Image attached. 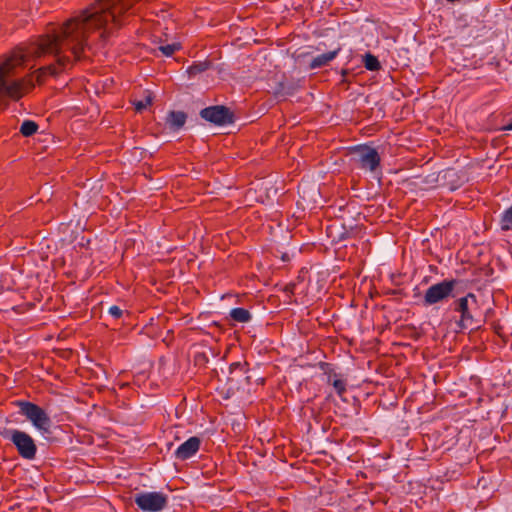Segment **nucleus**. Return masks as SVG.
I'll return each mask as SVG.
<instances>
[{
	"label": "nucleus",
	"mask_w": 512,
	"mask_h": 512,
	"mask_svg": "<svg viewBox=\"0 0 512 512\" xmlns=\"http://www.w3.org/2000/svg\"><path fill=\"white\" fill-rule=\"evenodd\" d=\"M14 405L19 408V412L24 415L37 430L43 433L50 431L51 419L40 406L25 400H17L14 402Z\"/></svg>",
	"instance_id": "nucleus-1"
},
{
	"label": "nucleus",
	"mask_w": 512,
	"mask_h": 512,
	"mask_svg": "<svg viewBox=\"0 0 512 512\" xmlns=\"http://www.w3.org/2000/svg\"><path fill=\"white\" fill-rule=\"evenodd\" d=\"M15 446L18 454L26 460H33L36 457L37 446L34 439L26 432L13 429L6 435Z\"/></svg>",
	"instance_id": "nucleus-2"
},
{
	"label": "nucleus",
	"mask_w": 512,
	"mask_h": 512,
	"mask_svg": "<svg viewBox=\"0 0 512 512\" xmlns=\"http://www.w3.org/2000/svg\"><path fill=\"white\" fill-rule=\"evenodd\" d=\"M380 156L376 149L367 146H357L353 149L355 166L362 170L374 171L380 165Z\"/></svg>",
	"instance_id": "nucleus-3"
},
{
	"label": "nucleus",
	"mask_w": 512,
	"mask_h": 512,
	"mask_svg": "<svg viewBox=\"0 0 512 512\" xmlns=\"http://www.w3.org/2000/svg\"><path fill=\"white\" fill-rule=\"evenodd\" d=\"M134 502L144 512H159L166 507L168 497L162 492H141L135 495Z\"/></svg>",
	"instance_id": "nucleus-4"
},
{
	"label": "nucleus",
	"mask_w": 512,
	"mask_h": 512,
	"mask_svg": "<svg viewBox=\"0 0 512 512\" xmlns=\"http://www.w3.org/2000/svg\"><path fill=\"white\" fill-rule=\"evenodd\" d=\"M478 309L477 297L473 293H468L453 302V310L460 314V323L462 326L471 325L474 320L475 312Z\"/></svg>",
	"instance_id": "nucleus-5"
},
{
	"label": "nucleus",
	"mask_w": 512,
	"mask_h": 512,
	"mask_svg": "<svg viewBox=\"0 0 512 512\" xmlns=\"http://www.w3.org/2000/svg\"><path fill=\"white\" fill-rule=\"evenodd\" d=\"M457 281L444 280L430 286L424 294V304L433 305L447 299L453 292Z\"/></svg>",
	"instance_id": "nucleus-6"
},
{
	"label": "nucleus",
	"mask_w": 512,
	"mask_h": 512,
	"mask_svg": "<svg viewBox=\"0 0 512 512\" xmlns=\"http://www.w3.org/2000/svg\"><path fill=\"white\" fill-rule=\"evenodd\" d=\"M200 115L206 121L216 125H225L233 122V114L225 106H210L201 110Z\"/></svg>",
	"instance_id": "nucleus-7"
},
{
	"label": "nucleus",
	"mask_w": 512,
	"mask_h": 512,
	"mask_svg": "<svg viewBox=\"0 0 512 512\" xmlns=\"http://www.w3.org/2000/svg\"><path fill=\"white\" fill-rule=\"evenodd\" d=\"M201 445L200 438L193 436L183 442L175 451V457L179 460H187L193 457Z\"/></svg>",
	"instance_id": "nucleus-8"
},
{
	"label": "nucleus",
	"mask_w": 512,
	"mask_h": 512,
	"mask_svg": "<svg viewBox=\"0 0 512 512\" xmlns=\"http://www.w3.org/2000/svg\"><path fill=\"white\" fill-rule=\"evenodd\" d=\"M340 50H341V48L338 47L337 49H335L333 51H329L327 53L318 55L310 62L309 68L313 70V69L321 68V67L328 65L331 61H333L337 57Z\"/></svg>",
	"instance_id": "nucleus-9"
},
{
	"label": "nucleus",
	"mask_w": 512,
	"mask_h": 512,
	"mask_svg": "<svg viewBox=\"0 0 512 512\" xmlns=\"http://www.w3.org/2000/svg\"><path fill=\"white\" fill-rule=\"evenodd\" d=\"M185 122L186 114L182 111H171L166 118V123L173 130H179Z\"/></svg>",
	"instance_id": "nucleus-10"
},
{
	"label": "nucleus",
	"mask_w": 512,
	"mask_h": 512,
	"mask_svg": "<svg viewBox=\"0 0 512 512\" xmlns=\"http://www.w3.org/2000/svg\"><path fill=\"white\" fill-rule=\"evenodd\" d=\"M230 317L239 323H246L251 320L250 312L245 308H234L230 311Z\"/></svg>",
	"instance_id": "nucleus-11"
},
{
	"label": "nucleus",
	"mask_w": 512,
	"mask_h": 512,
	"mask_svg": "<svg viewBox=\"0 0 512 512\" xmlns=\"http://www.w3.org/2000/svg\"><path fill=\"white\" fill-rule=\"evenodd\" d=\"M364 67L369 71H378L381 69V64L376 56L371 53H366L363 57Z\"/></svg>",
	"instance_id": "nucleus-12"
},
{
	"label": "nucleus",
	"mask_w": 512,
	"mask_h": 512,
	"mask_svg": "<svg viewBox=\"0 0 512 512\" xmlns=\"http://www.w3.org/2000/svg\"><path fill=\"white\" fill-rule=\"evenodd\" d=\"M209 68L208 62H196L190 65L186 72L189 77H195L196 75L206 71Z\"/></svg>",
	"instance_id": "nucleus-13"
},
{
	"label": "nucleus",
	"mask_w": 512,
	"mask_h": 512,
	"mask_svg": "<svg viewBox=\"0 0 512 512\" xmlns=\"http://www.w3.org/2000/svg\"><path fill=\"white\" fill-rule=\"evenodd\" d=\"M500 225L503 231L512 229V205L501 215Z\"/></svg>",
	"instance_id": "nucleus-14"
},
{
	"label": "nucleus",
	"mask_w": 512,
	"mask_h": 512,
	"mask_svg": "<svg viewBox=\"0 0 512 512\" xmlns=\"http://www.w3.org/2000/svg\"><path fill=\"white\" fill-rule=\"evenodd\" d=\"M38 130V125L31 120H26L22 123L20 127V132L23 136L29 137L35 134Z\"/></svg>",
	"instance_id": "nucleus-15"
},
{
	"label": "nucleus",
	"mask_w": 512,
	"mask_h": 512,
	"mask_svg": "<svg viewBox=\"0 0 512 512\" xmlns=\"http://www.w3.org/2000/svg\"><path fill=\"white\" fill-rule=\"evenodd\" d=\"M133 104L137 112H142L144 109H146L148 106L152 104V96L151 94H148L145 96L144 99L135 101Z\"/></svg>",
	"instance_id": "nucleus-16"
},
{
	"label": "nucleus",
	"mask_w": 512,
	"mask_h": 512,
	"mask_svg": "<svg viewBox=\"0 0 512 512\" xmlns=\"http://www.w3.org/2000/svg\"><path fill=\"white\" fill-rule=\"evenodd\" d=\"M334 377L332 386L336 390L337 394L342 396L346 392V382L343 379L338 378L337 375H334Z\"/></svg>",
	"instance_id": "nucleus-17"
},
{
	"label": "nucleus",
	"mask_w": 512,
	"mask_h": 512,
	"mask_svg": "<svg viewBox=\"0 0 512 512\" xmlns=\"http://www.w3.org/2000/svg\"><path fill=\"white\" fill-rule=\"evenodd\" d=\"M159 49L165 56H172L175 53V51L180 49V45L179 44H168V45L160 46Z\"/></svg>",
	"instance_id": "nucleus-18"
},
{
	"label": "nucleus",
	"mask_w": 512,
	"mask_h": 512,
	"mask_svg": "<svg viewBox=\"0 0 512 512\" xmlns=\"http://www.w3.org/2000/svg\"><path fill=\"white\" fill-rule=\"evenodd\" d=\"M108 313L114 318V319H119L122 317L124 311L119 307V306H116V305H113L109 308L108 310Z\"/></svg>",
	"instance_id": "nucleus-19"
},
{
	"label": "nucleus",
	"mask_w": 512,
	"mask_h": 512,
	"mask_svg": "<svg viewBox=\"0 0 512 512\" xmlns=\"http://www.w3.org/2000/svg\"><path fill=\"white\" fill-rule=\"evenodd\" d=\"M505 129H507V130H512V122H511V123H509V124L506 126V128H505Z\"/></svg>",
	"instance_id": "nucleus-20"
}]
</instances>
